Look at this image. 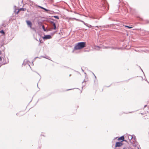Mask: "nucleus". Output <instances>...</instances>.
Returning a JSON list of instances; mask_svg holds the SVG:
<instances>
[{
    "mask_svg": "<svg viewBox=\"0 0 149 149\" xmlns=\"http://www.w3.org/2000/svg\"><path fill=\"white\" fill-rule=\"evenodd\" d=\"M86 42H81L77 43L75 45L74 47V50L80 49L85 47Z\"/></svg>",
    "mask_w": 149,
    "mask_h": 149,
    "instance_id": "obj_1",
    "label": "nucleus"
},
{
    "mask_svg": "<svg viewBox=\"0 0 149 149\" xmlns=\"http://www.w3.org/2000/svg\"><path fill=\"white\" fill-rule=\"evenodd\" d=\"M128 138L131 143H133L134 141H135V137H134L132 136L131 135H129L128 136Z\"/></svg>",
    "mask_w": 149,
    "mask_h": 149,
    "instance_id": "obj_2",
    "label": "nucleus"
},
{
    "mask_svg": "<svg viewBox=\"0 0 149 149\" xmlns=\"http://www.w3.org/2000/svg\"><path fill=\"white\" fill-rule=\"evenodd\" d=\"M123 145V143L120 142H116L115 145V147H120Z\"/></svg>",
    "mask_w": 149,
    "mask_h": 149,
    "instance_id": "obj_3",
    "label": "nucleus"
},
{
    "mask_svg": "<svg viewBox=\"0 0 149 149\" xmlns=\"http://www.w3.org/2000/svg\"><path fill=\"white\" fill-rule=\"evenodd\" d=\"M26 23L28 26L30 27V28H31V26H32V24L31 22L29 20L26 21Z\"/></svg>",
    "mask_w": 149,
    "mask_h": 149,
    "instance_id": "obj_4",
    "label": "nucleus"
},
{
    "mask_svg": "<svg viewBox=\"0 0 149 149\" xmlns=\"http://www.w3.org/2000/svg\"><path fill=\"white\" fill-rule=\"evenodd\" d=\"M52 38L51 36L50 35H46L43 38L44 39H49Z\"/></svg>",
    "mask_w": 149,
    "mask_h": 149,
    "instance_id": "obj_5",
    "label": "nucleus"
},
{
    "mask_svg": "<svg viewBox=\"0 0 149 149\" xmlns=\"http://www.w3.org/2000/svg\"><path fill=\"white\" fill-rule=\"evenodd\" d=\"M51 23L52 24L53 26H54L53 29L54 30H55L56 29V24L54 22H51Z\"/></svg>",
    "mask_w": 149,
    "mask_h": 149,
    "instance_id": "obj_6",
    "label": "nucleus"
},
{
    "mask_svg": "<svg viewBox=\"0 0 149 149\" xmlns=\"http://www.w3.org/2000/svg\"><path fill=\"white\" fill-rule=\"evenodd\" d=\"M26 10V8H20L18 10V11H17V13H18L19 11H21V10H22V11H25Z\"/></svg>",
    "mask_w": 149,
    "mask_h": 149,
    "instance_id": "obj_7",
    "label": "nucleus"
},
{
    "mask_svg": "<svg viewBox=\"0 0 149 149\" xmlns=\"http://www.w3.org/2000/svg\"><path fill=\"white\" fill-rule=\"evenodd\" d=\"M91 18H92L93 19H99L100 18H98L95 16H92L91 17Z\"/></svg>",
    "mask_w": 149,
    "mask_h": 149,
    "instance_id": "obj_8",
    "label": "nucleus"
},
{
    "mask_svg": "<svg viewBox=\"0 0 149 149\" xmlns=\"http://www.w3.org/2000/svg\"><path fill=\"white\" fill-rule=\"evenodd\" d=\"M124 136H122L121 137H120V138H119L118 139V140H122L121 141H124Z\"/></svg>",
    "mask_w": 149,
    "mask_h": 149,
    "instance_id": "obj_9",
    "label": "nucleus"
},
{
    "mask_svg": "<svg viewBox=\"0 0 149 149\" xmlns=\"http://www.w3.org/2000/svg\"><path fill=\"white\" fill-rule=\"evenodd\" d=\"M86 26L89 28H91L92 27V26L91 25L88 24Z\"/></svg>",
    "mask_w": 149,
    "mask_h": 149,
    "instance_id": "obj_10",
    "label": "nucleus"
},
{
    "mask_svg": "<svg viewBox=\"0 0 149 149\" xmlns=\"http://www.w3.org/2000/svg\"><path fill=\"white\" fill-rule=\"evenodd\" d=\"M53 17L55 18L59 19V17L57 16H54Z\"/></svg>",
    "mask_w": 149,
    "mask_h": 149,
    "instance_id": "obj_11",
    "label": "nucleus"
},
{
    "mask_svg": "<svg viewBox=\"0 0 149 149\" xmlns=\"http://www.w3.org/2000/svg\"><path fill=\"white\" fill-rule=\"evenodd\" d=\"M81 22H82L85 25H87V24L85 23L84 21H81Z\"/></svg>",
    "mask_w": 149,
    "mask_h": 149,
    "instance_id": "obj_12",
    "label": "nucleus"
},
{
    "mask_svg": "<svg viewBox=\"0 0 149 149\" xmlns=\"http://www.w3.org/2000/svg\"><path fill=\"white\" fill-rule=\"evenodd\" d=\"M125 27H127V28H128L129 29H131V28H132V27H130V26H125Z\"/></svg>",
    "mask_w": 149,
    "mask_h": 149,
    "instance_id": "obj_13",
    "label": "nucleus"
},
{
    "mask_svg": "<svg viewBox=\"0 0 149 149\" xmlns=\"http://www.w3.org/2000/svg\"><path fill=\"white\" fill-rule=\"evenodd\" d=\"M42 29H43L44 31H45L46 30H45V27H44V25H43L42 26Z\"/></svg>",
    "mask_w": 149,
    "mask_h": 149,
    "instance_id": "obj_14",
    "label": "nucleus"
},
{
    "mask_svg": "<svg viewBox=\"0 0 149 149\" xmlns=\"http://www.w3.org/2000/svg\"><path fill=\"white\" fill-rule=\"evenodd\" d=\"M0 33H2L3 34H4V31L3 30H2L1 31H0Z\"/></svg>",
    "mask_w": 149,
    "mask_h": 149,
    "instance_id": "obj_15",
    "label": "nucleus"
},
{
    "mask_svg": "<svg viewBox=\"0 0 149 149\" xmlns=\"http://www.w3.org/2000/svg\"><path fill=\"white\" fill-rule=\"evenodd\" d=\"M43 9H44V10H45L46 11H48L49 10H48L47 9H46L45 8H43Z\"/></svg>",
    "mask_w": 149,
    "mask_h": 149,
    "instance_id": "obj_16",
    "label": "nucleus"
},
{
    "mask_svg": "<svg viewBox=\"0 0 149 149\" xmlns=\"http://www.w3.org/2000/svg\"><path fill=\"white\" fill-rule=\"evenodd\" d=\"M31 29H32L34 31H36V30H35V29L34 28H32L31 27Z\"/></svg>",
    "mask_w": 149,
    "mask_h": 149,
    "instance_id": "obj_17",
    "label": "nucleus"
},
{
    "mask_svg": "<svg viewBox=\"0 0 149 149\" xmlns=\"http://www.w3.org/2000/svg\"><path fill=\"white\" fill-rule=\"evenodd\" d=\"M38 7H39V8H41V9H43V8H44L43 7H42V6H38Z\"/></svg>",
    "mask_w": 149,
    "mask_h": 149,
    "instance_id": "obj_18",
    "label": "nucleus"
},
{
    "mask_svg": "<svg viewBox=\"0 0 149 149\" xmlns=\"http://www.w3.org/2000/svg\"><path fill=\"white\" fill-rule=\"evenodd\" d=\"M2 58H1V57H0V61H2Z\"/></svg>",
    "mask_w": 149,
    "mask_h": 149,
    "instance_id": "obj_19",
    "label": "nucleus"
},
{
    "mask_svg": "<svg viewBox=\"0 0 149 149\" xmlns=\"http://www.w3.org/2000/svg\"><path fill=\"white\" fill-rule=\"evenodd\" d=\"M96 47H98V48H100V47H99V46H97Z\"/></svg>",
    "mask_w": 149,
    "mask_h": 149,
    "instance_id": "obj_20",
    "label": "nucleus"
},
{
    "mask_svg": "<svg viewBox=\"0 0 149 149\" xmlns=\"http://www.w3.org/2000/svg\"><path fill=\"white\" fill-rule=\"evenodd\" d=\"M95 27H97V28H98V26H95Z\"/></svg>",
    "mask_w": 149,
    "mask_h": 149,
    "instance_id": "obj_21",
    "label": "nucleus"
},
{
    "mask_svg": "<svg viewBox=\"0 0 149 149\" xmlns=\"http://www.w3.org/2000/svg\"><path fill=\"white\" fill-rule=\"evenodd\" d=\"M108 48V47H104V48Z\"/></svg>",
    "mask_w": 149,
    "mask_h": 149,
    "instance_id": "obj_22",
    "label": "nucleus"
},
{
    "mask_svg": "<svg viewBox=\"0 0 149 149\" xmlns=\"http://www.w3.org/2000/svg\"><path fill=\"white\" fill-rule=\"evenodd\" d=\"M123 149H126L125 148H124Z\"/></svg>",
    "mask_w": 149,
    "mask_h": 149,
    "instance_id": "obj_23",
    "label": "nucleus"
},
{
    "mask_svg": "<svg viewBox=\"0 0 149 149\" xmlns=\"http://www.w3.org/2000/svg\"><path fill=\"white\" fill-rule=\"evenodd\" d=\"M126 141V140H124V141Z\"/></svg>",
    "mask_w": 149,
    "mask_h": 149,
    "instance_id": "obj_24",
    "label": "nucleus"
},
{
    "mask_svg": "<svg viewBox=\"0 0 149 149\" xmlns=\"http://www.w3.org/2000/svg\"><path fill=\"white\" fill-rule=\"evenodd\" d=\"M146 105H145V106H144V107H145L146 106Z\"/></svg>",
    "mask_w": 149,
    "mask_h": 149,
    "instance_id": "obj_25",
    "label": "nucleus"
}]
</instances>
